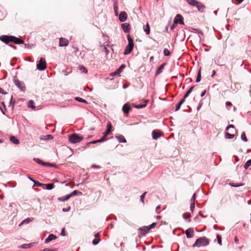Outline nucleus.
<instances>
[{
  "label": "nucleus",
  "instance_id": "nucleus-60",
  "mask_svg": "<svg viewBox=\"0 0 251 251\" xmlns=\"http://www.w3.org/2000/svg\"><path fill=\"white\" fill-rule=\"evenodd\" d=\"M0 93L3 94H6L7 93L1 88H0Z\"/></svg>",
  "mask_w": 251,
  "mask_h": 251
},
{
  "label": "nucleus",
  "instance_id": "nucleus-54",
  "mask_svg": "<svg viewBox=\"0 0 251 251\" xmlns=\"http://www.w3.org/2000/svg\"><path fill=\"white\" fill-rule=\"evenodd\" d=\"M106 137H107L104 136V135H103L100 139H99L100 142L101 143V142L105 141L106 140Z\"/></svg>",
  "mask_w": 251,
  "mask_h": 251
},
{
  "label": "nucleus",
  "instance_id": "nucleus-20",
  "mask_svg": "<svg viewBox=\"0 0 251 251\" xmlns=\"http://www.w3.org/2000/svg\"><path fill=\"white\" fill-rule=\"evenodd\" d=\"M115 137L117 139L120 143H126V140L125 137L122 135H116Z\"/></svg>",
  "mask_w": 251,
  "mask_h": 251
},
{
  "label": "nucleus",
  "instance_id": "nucleus-1",
  "mask_svg": "<svg viewBox=\"0 0 251 251\" xmlns=\"http://www.w3.org/2000/svg\"><path fill=\"white\" fill-rule=\"evenodd\" d=\"M209 244V240L205 237H201L197 239L195 243L192 245L194 247H201L206 246Z\"/></svg>",
  "mask_w": 251,
  "mask_h": 251
},
{
  "label": "nucleus",
  "instance_id": "nucleus-59",
  "mask_svg": "<svg viewBox=\"0 0 251 251\" xmlns=\"http://www.w3.org/2000/svg\"><path fill=\"white\" fill-rule=\"evenodd\" d=\"M97 143H100L99 139L90 142L89 144H96Z\"/></svg>",
  "mask_w": 251,
  "mask_h": 251
},
{
  "label": "nucleus",
  "instance_id": "nucleus-56",
  "mask_svg": "<svg viewBox=\"0 0 251 251\" xmlns=\"http://www.w3.org/2000/svg\"><path fill=\"white\" fill-rule=\"evenodd\" d=\"M195 199H196V194H194L191 198V202H195Z\"/></svg>",
  "mask_w": 251,
  "mask_h": 251
},
{
  "label": "nucleus",
  "instance_id": "nucleus-2",
  "mask_svg": "<svg viewBox=\"0 0 251 251\" xmlns=\"http://www.w3.org/2000/svg\"><path fill=\"white\" fill-rule=\"evenodd\" d=\"M127 38L128 43V45L126 47L125 50L124 52V54L125 55L129 54L132 51L134 47L133 40L129 34L127 35Z\"/></svg>",
  "mask_w": 251,
  "mask_h": 251
},
{
  "label": "nucleus",
  "instance_id": "nucleus-51",
  "mask_svg": "<svg viewBox=\"0 0 251 251\" xmlns=\"http://www.w3.org/2000/svg\"><path fill=\"white\" fill-rule=\"evenodd\" d=\"M195 208V202H192L190 205V210L193 212Z\"/></svg>",
  "mask_w": 251,
  "mask_h": 251
},
{
  "label": "nucleus",
  "instance_id": "nucleus-9",
  "mask_svg": "<svg viewBox=\"0 0 251 251\" xmlns=\"http://www.w3.org/2000/svg\"><path fill=\"white\" fill-rule=\"evenodd\" d=\"M162 135V133L159 130H154L152 132V137L154 140H156Z\"/></svg>",
  "mask_w": 251,
  "mask_h": 251
},
{
  "label": "nucleus",
  "instance_id": "nucleus-34",
  "mask_svg": "<svg viewBox=\"0 0 251 251\" xmlns=\"http://www.w3.org/2000/svg\"><path fill=\"white\" fill-rule=\"evenodd\" d=\"M28 107L32 109L35 108V106L34 105V101L33 100H30L29 101L28 103Z\"/></svg>",
  "mask_w": 251,
  "mask_h": 251
},
{
  "label": "nucleus",
  "instance_id": "nucleus-8",
  "mask_svg": "<svg viewBox=\"0 0 251 251\" xmlns=\"http://www.w3.org/2000/svg\"><path fill=\"white\" fill-rule=\"evenodd\" d=\"M174 23L175 24H179L180 25H184L183 21V18L181 15L177 14L174 19Z\"/></svg>",
  "mask_w": 251,
  "mask_h": 251
},
{
  "label": "nucleus",
  "instance_id": "nucleus-53",
  "mask_svg": "<svg viewBox=\"0 0 251 251\" xmlns=\"http://www.w3.org/2000/svg\"><path fill=\"white\" fill-rule=\"evenodd\" d=\"M203 104V102L202 101H200L199 103V105L197 107V110H199L201 108V107L202 105Z\"/></svg>",
  "mask_w": 251,
  "mask_h": 251
},
{
  "label": "nucleus",
  "instance_id": "nucleus-22",
  "mask_svg": "<svg viewBox=\"0 0 251 251\" xmlns=\"http://www.w3.org/2000/svg\"><path fill=\"white\" fill-rule=\"evenodd\" d=\"M148 100H145V103L143 104H134V107L137 109H140L144 108L146 106L147 103L148 102Z\"/></svg>",
  "mask_w": 251,
  "mask_h": 251
},
{
  "label": "nucleus",
  "instance_id": "nucleus-29",
  "mask_svg": "<svg viewBox=\"0 0 251 251\" xmlns=\"http://www.w3.org/2000/svg\"><path fill=\"white\" fill-rule=\"evenodd\" d=\"M139 230H140L141 231H144V233H143V234H145L146 233H147L150 230L148 226H143L141 227H140L139 228Z\"/></svg>",
  "mask_w": 251,
  "mask_h": 251
},
{
  "label": "nucleus",
  "instance_id": "nucleus-45",
  "mask_svg": "<svg viewBox=\"0 0 251 251\" xmlns=\"http://www.w3.org/2000/svg\"><path fill=\"white\" fill-rule=\"evenodd\" d=\"M79 69L81 71L82 73H87V69L83 66H80V68H79Z\"/></svg>",
  "mask_w": 251,
  "mask_h": 251
},
{
  "label": "nucleus",
  "instance_id": "nucleus-61",
  "mask_svg": "<svg viewBox=\"0 0 251 251\" xmlns=\"http://www.w3.org/2000/svg\"><path fill=\"white\" fill-rule=\"evenodd\" d=\"M160 208V206L159 205H158L156 207V209H155V211H156V212L157 213H159L160 212L159 211H158V210Z\"/></svg>",
  "mask_w": 251,
  "mask_h": 251
},
{
  "label": "nucleus",
  "instance_id": "nucleus-12",
  "mask_svg": "<svg viewBox=\"0 0 251 251\" xmlns=\"http://www.w3.org/2000/svg\"><path fill=\"white\" fill-rule=\"evenodd\" d=\"M69 41L65 38H61L59 39V46L60 47H65L67 46L68 45Z\"/></svg>",
  "mask_w": 251,
  "mask_h": 251
},
{
  "label": "nucleus",
  "instance_id": "nucleus-27",
  "mask_svg": "<svg viewBox=\"0 0 251 251\" xmlns=\"http://www.w3.org/2000/svg\"><path fill=\"white\" fill-rule=\"evenodd\" d=\"M195 87V86H191L189 89L186 92V93H185V94L184 95V97H183V99H184L185 100V99L188 97V96L189 95V94L191 93V92L193 91L194 88Z\"/></svg>",
  "mask_w": 251,
  "mask_h": 251
},
{
  "label": "nucleus",
  "instance_id": "nucleus-36",
  "mask_svg": "<svg viewBox=\"0 0 251 251\" xmlns=\"http://www.w3.org/2000/svg\"><path fill=\"white\" fill-rule=\"evenodd\" d=\"M241 138L242 140H243V141H244L245 142L248 141V139L246 137V134H245V132H243L242 133L241 135Z\"/></svg>",
  "mask_w": 251,
  "mask_h": 251
},
{
  "label": "nucleus",
  "instance_id": "nucleus-6",
  "mask_svg": "<svg viewBox=\"0 0 251 251\" xmlns=\"http://www.w3.org/2000/svg\"><path fill=\"white\" fill-rule=\"evenodd\" d=\"M33 160L36 162L37 163V164H40V165H42L44 166H47V167H54L55 166V164H51L50 163H49V162H44L43 161L40 160V159L39 158H33Z\"/></svg>",
  "mask_w": 251,
  "mask_h": 251
},
{
  "label": "nucleus",
  "instance_id": "nucleus-13",
  "mask_svg": "<svg viewBox=\"0 0 251 251\" xmlns=\"http://www.w3.org/2000/svg\"><path fill=\"white\" fill-rule=\"evenodd\" d=\"M122 29L126 33H128L130 30L129 24L128 23H124L121 25Z\"/></svg>",
  "mask_w": 251,
  "mask_h": 251
},
{
  "label": "nucleus",
  "instance_id": "nucleus-42",
  "mask_svg": "<svg viewBox=\"0 0 251 251\" xmlns=\"http://www.w3.org/2000/svg\"><path fill=\"white\" fill-rule=\"evenodd\" d=\"M126 67L125 65L124 64H122L120 66V67L117 70V72H118V73H120L122 71V70L125 68Z\"/></svg>",
  "mask_w": 251,
  "mask_h": 251
},
{
  "label": "nucleus",
  "instance_id": "nucleus-37",
  "mask_svg": "<svg viewBox=\"0 0 251 251\" xmlns=\"http://www.w3.org/2000/svg\"><path fill=\"white\" fill-rule=\"evenodd\" d=\"M75 100L79 102L87 103V101L85 100L80 97H75Z\"/></svg>",
  "mask_w": 251,
  "mask_h": 251
},
{
  "label": "nucleus",
  "instance_id": "nucleus-35",
  "mask_svg": "<svg viewBox=\"0 0 251 251\" xmlns=\"http://www.w3.org/2000/svg\"><path fill=\"white\" fill-rule=\"evenodd\" d=\"M225 136L226 139H230L234 137V135L233 134H230L228 132H226Z\"/></svg>",
  "mask_w": 251,
  "mask_h": 251
},
{
  "label": "nucleus",
  "instance_id": "nucleus-55",
  "mask_svg": "<svg viewBox=\"0 0 251 251\" xmlns=\"http://www.w3.org/2000/svg\"><path fill=\"white\" fill-rule=\"evenodd\" d=\"M70 209H71V207H70V206H69L67 208H63L62 209V211L63 212H68V211H69L70 210Z\"/></svg>",
  "mask_w": 251,
  "mask_h": 251
},
{
  "label": "nucleus",
  "instance_id": "nucleus-25",
  "mask_svg": "<svg viewBox=\"0 0 251 251\" xmlns=\"http://www.w3.org/2000/svg\"><path fill=\"white\" fill-rule=\"evenodd\" d=\"M185 100L184 99H182L180 101L177 103V104L176 106L175 111H178L180 108L181 105L185 102Z\"/></svg>",
  "mask_w": 251,
  "mask_h": 251
},
{
  "label": "nucleus",
  "instance_id": "nucleus-52",
  "mask_svg": "<svg viewBox=\"0 0 251 251\" xmlns=\"http://www.w3.org/2000/svg\"><path fill=\"white\" fill-rule=\"evenodd\" d=\"M156 225V223H153L151 225L148 226L149 230H150L151 229H152L153 227H154V226Z\"/></svg>",
  "mask_w": 251,
  "mask_h": 251
},
{
  "label": "nucleus",
  "instance_id": "nucleus-63",
  "mask_svg": "<svg viewBox=\"0 0 251 251\" xmlns=\"http://www.w3.org/2000/svg\"><path fill=\"white\" fill-rule=\"evenodd\" d=\"M226 106H231L232 105V103L230 101H227L226 103Z\"/></svg>",
  "mask_w": 251,
  "mask_h": 251
},
{
  "label": "nucleus",
  "instance_id": "nucleus-44",
  "mask_svg": "<svg viewBox=\"0 0 251 251\" xmlns=\"http://www.w3.org/2000/svg\"><path fill=\"white\" fill-rule=\"evenodd\" d=\"M250 166H251L250 164V162L249 160H248L246 163L244 164V168L246 170Z\"/></svg>",
  "mask_w": 251,
  "mask_h": 251
},
{
  "label": "nucleus",
  "instance_id": "nucleus-46",
  "mask_svg": "<svg viewBox=\"0 0 251 251\" xmlns=\"http://www.w3.org/2000/svg\"><path fill=\"white\" fill-rule=\"evenodd\" d=\"M163 53L165 56H168L170 54V51L167 49H165L164 50Z\"/></svg>",
  "mask_w": 251,
  "mask_h": 251
},
{
  "label": "nucleus",
  "instance_id": "nucleus-11",
  "mask_svg": "<svg viewBox=\"0 0 251 251\" xmlns=\"http://www.w3.org/2000/svg\"><path fill=\"white\" fill-rule=\"evenodd\" d=\"M119 19L121 22H125L127 19L126 13L125 11L121 12L119 15Z\"/></svg>",
  "mask_w": 251,
  "mask_h": 251
},
{
  "label": "nucleus",
  "instance_id": "nucleus-26",
  "mask_svg": "<svg viewBox=\"0 0 251 251\" xmlns=\"http://www.w3.org/2000/svg\"><path fill=\"white\" fill-rule=\"evenodd\" d=\"M186 1L191 5L193 6H196V5L198 4V1L196 0H186Z\"/></svg>",
  "mask_w": 251,
  "mask_h": 251
},
{
  "label": "nucleus",
  "instance_id": "nucleus-28",
  "mask_svg": "<svg viewBox=\"0 0 251 251\" xmlns=\"http://www.w3.org/2000/svg\"><path fill=\"white\" fill-rule=\"evenodd\" d=\"M183 218L185 220H188V222L191 221L190 217L191 215L189 213H185L182 215Z\"/></svg>",
  "mask_w": 251,
  "mask_h": 251
},
{
  "label": "nucleus",
  "instance_id": "nucleus-16",
  "mask_svg": "<svg viewBox=\"0 0 251 251\" xmlns=\"http://www.w3.org/2000/svg\"><path fill=\"white\" fill-rule=\"evenodd\" d=\"M198 11L201 12H203L205 9V6L201 2H198V4L196 6Z\"/></svg>",
  "mask_w": 251,
  "mask_h": 251
},
{
  "label": "nucleus",
  "instance_id": "nucleus-18",
  "mask_svg": "<svg viewBox=\"0 0 251 251\" xmlns=\"http://www.w3.org/2000/svg\"><path fill=\"white\" fill-rule=\"evenodd\" d=\"M35 243H30L29 244H24L19 247L20 248L26 249L32 247Z\"/></svg>",
  "mask_w": 251,
  "mask_h": 251
},
{
  "label": "nucleus",
  "instance_id": "nucleus-10",
  "mask_svg": "<svg viewBox=\"0 0 251 251\" xmlns=\"http://www.w3.org/2000/svg\"><path fill=\"white\" fill-rule=\"evenodd\" d=\"M11 42H13L16 44H22L24 43V41L19 38L12 36Z\"/></svg>",
  "mask_w": 251,
  "mask_h": 251
},
{
  "label": "nucleus",
  "instance_id": "nucleus-47",
  "mask_svg": "<svg viewBox=\"0 0 251 251\" xmlns=\"http://www.w3.org/2000/svg\"><path fill=\"white\" fill-rule=\"evenodd\" d=\"M114 9L115 13V15H117L118 13V5L115 3L114 4Z\"/></svg>",
  "mask_w": 251,
  "mask_h": 251
},
{
  "label": "nucleus",
  "instance_id": "nucleus-14",
  "mask_svg": "<svg viewBox=\"0 0 251 251\" xmlns=\"http://www.w3.org/2000/svg\"><path fill=\"white\" fill-rule=\"evenodd\" d=\"M112 127V126L111 123L109 122L107 125V128H106V131L104 132H103V135H104V136H106V137L107 136V135L111 131Z\"/></svg>",
  "mask_w": 251,
  "mask_h": 251
},
{
  "label": "nucleus",
  "instance_id": "nucleus-24",
  "mask_svg": "<svg viewBox=\"0 0 251 251\" xmlns=\"http://www.w3.org/2000/svg\"><path fill=\"white\" fill-rule=\"evenodd\" d=\"M10 140L11 142L16 145H18L20 143L19 140L13 136H11L10 137Z\"/></svg>",
  "mask_w": 251,
  "mask_h": 251
},
{
  "label": "nucleus",
  "instance_id": "nucleus-58",
  "mask_svg": "<svg viewBox=\"0 0 251 251\" xmlns=\"http://www.w3.org/2000/svg\"><path fill=\"white\" fill-rule=\"evenodd\" d=\"M61 235L62 236H65V228H63L62 229L61 232Z\"/></svg>",
  "mask_w": 251,
  "mask_h": 251
},
{
  "label": "nucleus",
  "instance_id": "nucleus-43",
  "mask_svg": "<svg viewBox=\"0 0 251 251\" xmlns=\"http://www.w3.org/2000/svg\"><path fill=\"white\" fill-rule=\"evenodd\" d=\"M230 184V185L231 186H233V187H239V186H243L244 185V184L243 183H236V184H234V183H229Z\"/></svg>",
  "mask_w": 251,
  "mask_h": 251
},
{
  "label": "nucleus",
  "instance_id": "nucleus-19",
  "mask_svg": "<svg viewBox=\"0 0 251 251\" xmlns=\"http://www.w3.org/2000/svg\"><path fill=\"white\" fill-rule=\"evenodd\" d=\"M194 230L193 228H189L186 230L185 233L187 238H190L192 237V233H193Z\"/></svg>",
  "mask_w": 251,
  "mask_h": 251
},
{
  "label": "nucleus",
  "instance_id": "nucleus-21",
  "mask_svg": "<svg viewBox=\"0 0 251 251\" xmlns=\"http://www.w3.org/2000/svg\"><path fill=\"white\" fill-rule=\"evenodd\" d=\"M166 65L165 63H162L157 69L155 72V75H159L161 72L162 70L164 69L165 66Z\"/></svg>",
  "mask_w": 251,
  "mask_h": 251
},
{
  "label": "nucleus",
  "instance_id": "nucleus-17",
  "mask_svg": "<svg viewBox=\"0 0 251 251\" xmlns=\"http://www.w3.org/2000/svg\"><path fill=\"white\" fill-rule=\"evenodd\" d=\"M56 238H57V237L55 235H53L52 234H50L45 239V243H48L50 242L51 241H52L53 240H54V239H55Z\"/></svg>",
  "mask_w": 251,
  "mask_h": 251
},
{
  "label": "nucleus",
  "instance_id": "nucleus-31",
  "mask_svg": "<svg viewBox=\"0 0 251 251\" xmlns=\"http://www.w3.org/2000/svg\"><path fill=\"white\" fill-rule=\"evenodd\" d=\"M144 30L146 33V34L148 35L150 32V28L149 24L147 23L146 25L144 27Z\"/></svg>",
  "mask_w": 251,
  "mask_h": 251
},
{
  "label": "nucleus",
  "instance_id": "nucleus-40",
  "mask_svg": "<svg viewBox=\"0 0 251 251\" xmlns=\"http://www.w3.org/2000/svg\"><path fill=\"white\" fill-rule=\"evenodd\" d=\"M217 242L218 244L220 245H222V237L220 235L217 234Z\"/></svg>",
  "mask_w": 251,
  "mask_h": 251
},
{
  "label": "nucleus",
  "instance_id": "nucleus-7",
  "mask_svg": "<svg viewBox=\"0 0 251 251\" xmlns=\"http://www.w3.org/2000/svg\"><path fill=\"white\" fill-rule=\"evenodd\" d=\"M12 37V35H2L0 36V40L3 43L8 44L11 42Z\"/></svg>",
  "mask_w": 251,
  "mask_h": 251
},
{
  "label": "nucleus",
  "instance_id": "nucleus-62",
  "mask_svg": "<svg viewBox=\"0 0 251 251\" xmlns=\"http://www.w3.org/2000/svg\"><path fill=\"white\" fill-rule=\"evenodd\" d=\"M41 251H53L51 249L46 248V249H45Z\"/></svg>",
  "mask_w": 251,
  "mask_h": 251
},
{
  "label": "nucleus",
  "instance_id": "nucleus-50",
  "mask_svg": "<svg viewBox=\"0 0 251 251\" xmlns=\"http://www.w3.org/2000/svg\"><path fill=\"white\" fill-rule=\"evenodd\" d=\"M15 103V100L14 101L13 100V97L12 96L11 97V99H10V101L9 104H10V105H12V108L14 107V105Z\"/></svg>",
  "mask_w": 251,
  "mask_h": 251
},
{
  "label": "nucleus",
  "instance_id": "nucleus-4",
  "mask_svg": "<svg viewBox=\"0 0 251 251\" xmlns=\"http://www.w3.org/2000/svg\"><path fill=\"white\" fill-rule=\"evenodd\" d=\"M16 76L14 77V82L15 85L22 92H25V83L20 81L19 79H16Z\"/></svg>",
  "mask_w": 251,
  "mask_h": 251
},
{
  "label": "nucleus",
  "instance_id": "nucleus-64",
  "mask_svg": "<svg viewBox=\"0 0 251 251\" xmlns=\"http://www.w3.org/2000/svg\"><path fill=\"white\" fill-rule=\"evenodd\" d=\"M234 241L236 244H238L239 243V240L238 239L237 237L235 236L234 238Z\"/></svg>",
  "mask_w": 251,
  "mask_h": 251
},
{
  "label": "nucleus",
  "instance_id": "nucleus-49",
  "mask_svg": "<svg viewBox=\"0 0 251 251\" xmlns=\"http://www.w3.org/2000/svg\"><path fill=\"white\" fill-rule=\"evenodd\" d=\"M33 186L41 187L43 184L39 182V181H35L34 182Z\"/></svg>",
  "mask_w": 251,
  "mask_h": 251
},
{
  "label": "nucleus",
  "instance_id": "nucleus-30",
  "mask_svg": "<svg viewBox=\"0 0 251 251\" xmlns=\"http://www.w3.org/2000/svg\"><path fill=\"white\" fill-rule=\"evenodd\" d=\"M77 195H82V192L78 190H74L69 194L70 198Z\"/></svg>",
  "mask_w": 251,
  "mask_h": 251
},
{
  "label": "nucleus",
  "instance_id": "nucleus-23",
  "mask_svg": "<svg viewBox=\"0 0 251 251\" xmlns=\"http://www.w3.org/2000/svg\"><path fill=\"white\" fill-rule=\"evenodd\" d=\"M70 198L69 195H66L65 196L59 197L57 198L58 201H64L68 200Z\"/></svg>",
  "mask_w": 251,
  "mask_h": 251
},
{
  "label": "nucleus",
  "instance_id": "nucleus-15",
  "mask_svg": "<svg viewBox=\"0 0 251 251\" xmlns=\"http://www.w3.org/2000/svg\"><path fill=\"white\" fill-rule=\"evenodd\" d=\"M130 109V106L127 103H125L123 106V111L125 114H128Z\"/></svg>",
  "mask_w": 251,
  "mask_h": 251
},
{
  "label": "nucleus",
  "instance_id": "nucleus-41",
  "mask_svg": "<svg viewBox=\"0 0 251 251\" xmlns=\"http://www.w3.org/2000/svg\"><path fill=\"white\" fill-rule=\"evenodd\" d=\"M100 241V238H95L92 242V243L94 245H97Z\"/></svg>",
  "mask_w": 251,
  "mask_h": 251
},
{
  "label": "nucleus",
  "instance_id": "nucleus-57",
  "mask_svg": "<svg viewBox=\"0 0 251 251\" xmlns=\"http://www.w3.org/2000/svg\"><path fill=\"white\" fill-rule=\"evenodd\" d=\"M231 128H234V126L233 125H229L228 126H227L226 127V130H229Z\"/></svg>",
  "mask_w": 251,
  "mask_h": 251
},
{
  "label": "nucleus",
  "instance_id": "nucleus-38",
  "mask_svg": "<svg viewBox=\"0 0 251 251\" xmlns=\"http://www.w3.org/2000/svg\"><path fill=\"white\" fill-rule=\"evenodd\" d=\"M54 184L53 183H48L46 184V189L50 190L54 187Z\"/></svg>",
  "mask_w": 251,
  "mask_h": 251
},
{
  "label": "nucleus",
  "instance_id": "nucleus-5",
  "mask_svg": "<svg viewBox=\"0 0 251 251\" xmlns=\"http://www.w3.org/2000/svg\"><path fill=\"white\" fill-rule=\"evenodd\" d=\"M47 68L46 60L43 58H41L38 63L37 64V68L39 71H44Z\"/></svg>",
  "mask_w": 251,
  "mask_h": 251
},
{
  "label": "nucleus",
  "instance_id": "nucleus-48",
  "mask_svg": "<svg viewBox=\"0 0 251 251\" xmlns=\"http://www.w3.org/2000/svg\"><path fill=\"white\" fill-rule=\"evenodd\" d=\"M146 194L147 192H145L144 193H143L140 197V201L143 204H144V199Z\"/></svg>",
  "mask_w": 251,
  "mask_h": 251
},
{
  "label": "nucleus",
  "instance_id": "nucleus-33",
  "mask_svg": "<svg viewBox=\"0 0 251 251\" xmlns=\"http://www.w3.org/2000/svg\"><path fill=\"white\" fill-rule=\"evenodd\" d=\"M33 220V217L27 218L22 221V224H28L29 222L32 221Z\"/></svg>",
  "mask_w": 251,
  "mask_h": 251
},
{
  "label": "nucleus",
  "instance_id": "nucleus-39",
  "mask_svg": "<svg viewBox=\"0 0 251 251\" xmlns=\"http://www.w3.org/2000/svg\"><path fill=\"white\" fill-rule=\"evenodd\" d=\"M201 80V70H200L198 73L197 76L196 78V82H199Z\"/></svg>",
  "mask_w": 251,
  "mask_h": 251
},
{
  "label": "nucleus",
  "instance_id": "nucleus-32",
  "mask_svg": "<svg viewBox=\"0 0 251 251\" xmlns=\"http://www.w3.org/2000/svg\"><path fill=\"white\" fill-rule=\"evenodd\" d=\"M53 136L50 134L47 135L45 136V138L41 137V140H51L53 139Z\"/></svg>",
  "mask_w": 251,
  "mask_h": 251
},
{
  "label": "nucleus",
  "instance_id": "nucleus-3",
  "mask_svg": "<svg viewBox=\"0 0 251 251\" xmlns=\"http://www.w3.org/2000/svg\"><path fill=\"white\" fill-rule=\"evenodd\" d=\"M83 139L82 136H80L76 133H74L70 135L69 141L71 143L75 144L80 142Z\"/></svg>",
  "mask_w": 251,
  "mask_h": 251
}]
</instances>
